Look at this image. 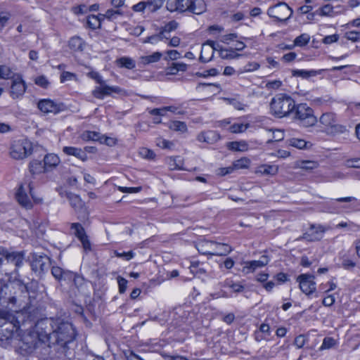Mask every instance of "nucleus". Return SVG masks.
Returning <instances> with one entry per match:
<instances>
[{"instance_id":"nucleus-63","label":"nucleus","mask_w":360,"mask_h":360,"mask_svg":"<svg viewBox=\"0 0 360 360\" xmlns=\"http://www.w3.org/2000/svg\"><path fill=\"white\" fill-rule=\"evenodd\" d=\"M82 138L84 140L96 141L98 139V134L94 131H87L82 134Z\"/></svg>"},{"instance_id":"nucleus-3","label":"nucleus","mask_w":360,"mask_h":360,"mask_svg":"<svg viewBox=\"0 0 360 360\" xmlns=\"http://www.w3.org/2000/svg\"><path fill=\"white\" fill-rule=\"evenodd\" d=\"M75 328L70 322L60 318L56 319L51 336L52 344L65 346L75 340Z\"/></svg>"},{"instance_id":"nucleus-52","label":"nucleus","mask_w":360,"mask_h":360,"mask_svg":"<svg viewBox=\"0 0 360 360\" xmlns=\"http://www.w3.org/2000/svg\"><path fill=\"white\" fill-rule=\"evenodd\" d=\"M156 145L163 149H172L174 147L173 142L162 138L157 139Z\"/></svg>"},{"instance_id":"nucleus-19","label":"nucleus","mask_w":360,"mask_h":360,"mask_svg":"<svg viewBox=\"0 0 360 360\" xmlns=\"http://www.w3.org/2000/svg\"><path fill=\"white\" fill-rule=\"evenodd\" d=\"M121 91L120 88L114 86H108L105 83L99 86L95 87L92 91V95L98 99H103L106 96H110L112 93H120Z\"/></svg>"},{"instance_id":"nucleus-34","label":"nucleus","mask_w":360,"mask_h":360,"mask_svg":"<svg viewBox=\"0 0 360 360\" xmlns=\"http://www.w3.org/2000/svg\"><path fill=\"white\" fill-rule=\"evenodd\" d=\"M84 43L82 38L79 37H73L69 41V47L75 51H82Z\"/></svg>"},{"instance_id":"nucleus-38","label":"nucleus","mask_w":360,"mask_h":360,"mask_svg":"<svg viewBox=\"0 0 360 360\" xmlns=\"http://www.w3.org/2000/svg\"><path fill=\"white\" fill-rule=\"evenodd\" d=\"M179 27V23L175 20H171L160 28V32L162 35H167L171 32L176 30Z\"/></svg>"},{"instance_id":"nucleus-22","label":"nucleus","mask_w":360,"mask_h":360,"mask_svg":"<svg viewBox=\"0 0 360 360\" xmlns=\"http://www.w3.org/2000/svg\"><path fill=\"white\" fill-rule=\"evenodd\" d=\"M39 109L44 113H58L60 111V106L49 99H43L38 103Z\"/></svg>"},{"instance_id":"nucleus-15","label":"nucleus","mask_w":360,"mask_h":360,"mask_svg":"<svg viewBox=\"0 0 360 360\" xmlns=\"http://www.w3.org/2000/svg\"><path fill=\"white\" fill-rule=\"evenodd\" d=\"M314 279V276L309 274H302L297 277L300 288L305 295H309L316 291V284Z\"/></svg>"},{"instance_id":"nucleus-25","label":"nucleus","mask_w":360,"mask_h":360,"mask_svg":"<svg viewBox=\"0 0 360 360\" xmlns=\"http://www.w3.org/2000/svg\"><path fill=\"white\" fill-rule=\"evenodd\" d=\"M51 274L53 277L59 281H70L71 277L73 276V272L70 271H65L58 266H53L51 269Z\"/></svg>"},{"instance_id":"nucleus-7","label":"nucleus","mask_w":360,"mask_h":360,"mask_svg":"<svg viewBox=\"0 0 360 360\" xmlns=\"http://www.w3.org/2000/svg\"><path fill=\"white\" fill-rule=\"evenodd\" d=\"M321 131L330 136L345 134L346 127L338 123L337 116L333 112L323 113L318 120Z\"/></svg>"},{"instance_id":"nucleus-53","label":"nucleus","mask_w":360,"mask_h":360,"mask_svg":"<svg viewBox=\"0 0 360 360\" xmlns=\"http://www.w3.org/2000/svg\"><path fill=\"white\" fill-rule=\"evenodd\" d=\"M345 37L349 41L356 42L360 41V32L349 31L345 34Z\"/></svg>"},{"instance_id":"nucleus-5","label":"nucleus","mask_w":360,"mask_h":360,"mask_svg":"<svg viewBox=\"0 0 360 360\" xmlns=\"http://www.w3.org/2000/svg\"><path fill=\"white\" fill-rule=\"evenodd\" d=\"M295 107V101L290 96L283 94L276 95L270 103L271 114L278 117L288 116Z\"/></svg>"},{"instance_id":"nucleus-37","label":"nucleus","mask_w":360,"mask_h":360,"mask_svg":"<svg viewBox=\"0 0 360 360\" xmlns=\"http://www.w3.org/2000/svg\"><path fill=\"white\" fill-rule=\"evenodd\" d=\"M296 165L297 167L305 170H312L317 168L319 166L317 162L311 160L299 161L296 163Z\"/></svg>"},{"instance_id":"nucleus-26","label":"nucleus","mask_w":360,"mask_h":360,"mask_svg":"<svg viewBox=\"0 0 360 360\" xmlns=\"http://www.w3.org/2000/svg\"><path fill=\"white\" fill-rule=\"evenodd\" d=\"M288 144L298 149H309L312 146L311 142L298 138H291L288 140Z\"/></svg>"},{"instance_id":"nucleus-61","label":"nucleus","mask_w":360,"mask_h":360,"mask_svg":"<svg viewBox=\"0 0 360 360\" xmlns=\"http://www.w3.org/2000/svg\"><path fill=\"white\" fill-rule=\"evenodd\" d=\"M333 12V7L330 4H326L319 9V15L328 16Z\"/></svg>"},{"instance_id":"nucleus-27","label":"nucleus","mask_w":360,"mask_h":360,"mask_svg":"<svg viewBox=\"0 0 360 360\" xmlns=\"http://www.w3.org/2000/svg\"><path fill=\"white\" fill-rule=\"evenodd\" d=\"M227 148L233 151L245 152L249 148V145L245 141H231L227 143Z\"/></svg>"},{"instance_id":"nucleus-39","label":"nucleus","mask_w":360,"mask_h":360,"mask_svg":"<svg viewBox=\"0 0 360 360\" xmlns=\"http://www.w3.org/2000/svg\"><path fill=\"white\" fill-rule=\"evenodd\" d=\"M29 169L32 174H37L46 170L44 165L42 166L41 162L38 160L30 162Z\"/></svg>"},{"instance_id":"nucleus-46","label":"nucleus","mask_w":360,"mask_h":360,"mask_svg":"<svg viewBox=\"0 0 360 360\" xmlns=\"http://www.w3.org/2000/svg\"><path fill=\"white\" fill-rule=\"evenodd\" d=\"M14 73L6 65H0V79H9L13 78Z\"/></svg>"},{"instance_id":"nucleus-24","label":"nucleus","mask_w":360,"mask_h":360,"mask_svg":"<svg viewBox=\"0 0 360 360\" xmlns=\"http://www.w3.org/2000/svg\"><path fill=\"white\" fill-rule=\"evenodd\" d=\"M63 152L67 155L74 156L82 162H85L88 159V156L85 150L81 148H77L73 146H64L63 148Z\"/></svg>"},{"instance_id":"nucleus-9","label":"nucleus","mask_w":360,"mask_h":360,"mask_svg":"<svg viewBox=\"0 0 360 360\" xmlns=\"http://www.w3.org/2000/svg\"><path fill=\"white\" fill-rule=\"evenodd\" d=\"M56 319H43L38 321L32 329L41 342H52V333Z\"/></svg>"},{"instance_id":"nucleus-41","label":"nucleus","mask_w":360,"mask_h":360,"mask_svg":"<svg viewBox=\"0 0 360 360\" xmlns=\"http://www.w3.org/2000/svg\"><path fill=\"white\" fill-rule=\"evenodd\" d=\"M234 170L248 168L250 165V160L248 158H242L233 162Z\"/></svg>"},{"instance_id":"nucleus-21","label":"nucleus","mask_w":360,"mask_h":360,"mask_svg":"<svg viewBox=\"0 0 360 360\" xmlns=\"http://www.w3.org/2000/svg\"><path fill=\"white\" fill-rule=\"evenodd\" d=\"M50 264V259L46 255H35L32 261V268L35 271L44 272L49 269Z\"/></svg>"},{"instance_id":"nucleus-54","label":"nucleus","mask_w":360,"mask_h":360,"mask_svg":"<svg viewBox=\"0 0 360 360\" xmlns=\"http://www.w3.org/2000/svg\"><path fill=\"white\" fill-rule=\"evenodd\" d=\"M259 63H257L256 62L248 63L243 68V70L241 69L238 71V74H241V73L247 72L255 71V70H257V69H259Z\"/></svg>"},{"instance_id":"nucleus-56","label":"nucleus","mask_w":360,"mask_h":360,"mask_svg":"<svg viewBox=\"0 0 360 360\" xmlns=\"http://www.w3.org/2000/svg\"><path fill=\"white\" fill-rule=\"evenodd\" d=\"M114 255L117 257L123 258V259H124L127 261H129L130 259H131L135 256V253L133 251H129V252H118L117 250H115L114 251Z\"/></svg>"},{"instance_id":"nucleus-18","label":"nucleus","mask_w":360,"mask_h":360,"mask_svg":"<svg viewBox=\"0 0 360 360\" xmlns=\"http://www.w3.org/2000/svg\"><path fill=\"white\" fill-rule=\"evenodd\" d=\"M219 44L214 41L208 40L202 46L200 60L203 63L210 61L213 56L214 51L218 50Z\"/></svg>"},{"instance_id":"nucleus-47","label":"nucleus","mask_w":360,"mask_h":360,"mask_svg":"<svg viewBox=\"0 0 360 360\" xmlns=\"http://www.w3.org/2000/svg\"><path fill=\"white\" fill-rule=\"evenodd\" d=\"M309 40L310 36L308 34L304 33L297 37L294 40V43L296 46L302 47L307 45Z\"/></svg>"},{"instance_id":"nucleus-62","label":"nucleus","mask_w":360,"mask_h":360,"mask_svg":"<svg viewBox=\"0 0 360 360\" xmlns=\"http://www.w3.org/2000/svg\"><path fill=\"white\" fill-rule=\"evenodd\" d=\"M88 77H89L92 79H94L100 85L103 84L105 82L104 80L102 79V77L97 72L91 71V72H89Z\"/></svg>"},{"instance_id":"nucleus-55","label":"nucleus","mask_w":360,"mask_h":360,"mask_svg":"<svg viewBox=\"0 0 360 360\" xmlns=\"http://www.w3.org/2000/svg\"><path fill=\"white\" fill-rule=\"evenodd\" d=\"M60 80L62 83L67 81L77 80V75L72 72L64 71L60 75Z\"/></svg>"},{"instance_id":"nucleus-11","label":"nucleus","mask_w":360,"mask_h":360,"mask_svg":"<svg viewBox=\"0 0 360 360\" xmlns=\"http://www.w3.org/2000/svg\"><path fill=\"white\" fill-rule=\"evenodd\" d=\"M32 153V143L25 139L14 141L10 148V155L15 160L26 158Z\"/></svg>"},{"instance_id":"nucleus-58","label":"nucleus","mask_w":360,"mask_h":360,"mask_svg":"<svg viewBox=\"0 0 360 360\" xmlns=\"http://www.w3.org/2000/svg\"><path fill=\"white\" fill-rule=\"evenodd\" d=\"M72 281L74 282L75 285L77 288H82L85 283L84 278L82 276L77 275L74 273H73V276L71 277V280L70 281Z\"/></svg>"},{"instance_id":"nucleus-59","label":"nucleus","mask_w":360,"mask_h":360,"mask_svg":"<svg viewBox=\"0 0 360 360\" xmlns=\"http://www.w3.org/2000/svg\"><path fill=\"white\" fill-rule=\"evenodd\" d=\"M132 9L135 12H142L145 9H148L149 11V5L148 1H141L134 5Z\"/></svg>"},{"instance_id":"nucleus-36","label":"nucleus","mask_w":360,"mask_h":360,"mask_svg":"<svg viewBox=\"0 0 360 360\" xmlns=\"http://www.w3.org/2000/svg\"><path fill=\"white\" fill-rule=\"evenodd\" d=\"M123 12L121 11V9H115L111 8L106 11V12L101 15L103 18H106L109 20H115L117 18L118 16L122 15Z\"/></svg>"},{"instance_id":"nucleus-30","label":"nucleus","mask_w":360,"mask_h":360,"mask_svg":"<svg viewBox=\"0 0 360 360\" xmlns=\"http://www.w3.org/2000/svg\"><path fill=\"white\" fill-rule=\"evenodd\" d=\"M167 126L169 129L181 134L186 133L188 131L186 124L181 121H171L168 123Z\"/></svg>"},{"instance_id":"nucleus-2","label":"nucleus","mask_w":360,"mask_h":360,"mask_svg":"<svg viewBox=\"0 0 360 360\" xmlns=\"http://www.w3.org/2000/svg\"><path fill=\"white\" fill-rule=\"evenodd\" d=\"M27 324L25 314L22 311L12 314L4 309H0V335L1 338L13 340L17 335L18 330Z\"/></svg>"},{"instance_id":"nucleus-33","label":"nucleus","mask_w":360,"mask_h":360,"mask_svg":"<svg viewBox=\"0 0 360 360\" xmlns=\"http://www.w3.org/2000/svg\"><path fill=\"white\" fill-rule=\"evenodd\" d=\"M71 206L76 210L79 211L83 208V202L79 195L70 193L68 195Z\"/></svg>"},{"instance_id":"nucleus-50","label":"nucleus","mask_w":360,"mask_h":360,"mask_svg":"<svg viewBox=\"0 0 360 360\" xmlns=\"http://www.w3.org/2000/svg\"><path fill=\"white\" fill-rule=\"evenodd\" d=\"M248 127V124L236 123L230 127L229 130L231 133H241L245 131Z\"/></svg>"},{"instance_id":"nucleus-20","label":"nucleus","mask_w":360,"mask_h":360,"mask_svg":"<svg viewBox=\"0 0 360 360\" xmlns=\"http://www.w3.org/2000/svg\"><path fill=\"white\" fill-rule=\"evenodd\" d=\"M269 262L266 255H263L259 260L247 261L244 262L243 271L248 274L255 271L257 269L265 266Z\"/></svg>"},{"instance_id":"nucleus-10","label":"nucleus","mask_w":360,"mask_h":360,"mask_svg":"<svg viewBox=\"0 0 360 360\" xmlns=\"http://www.w3.org/2000/svg\"><path fill=\"white\" fill-rule=\"evenodd\" d=\"M295 118L297 119L300 124L309 127L314 126L318 122L317 118L314 115L313 110L305 103H300L295 107Z\"/></svg>"},{"instance_id":"nucleus-45","label":"nucleus","mask_w":360,"mask_h":360,"mask_svg":"<svg viewBox=\"0 0 360 360\" xmlns=\"http://www.w3.org/2000/svg\"><path fill=\"white\" fill-rule=\"evenodd\" d=\"M87 25L92 29L96 30L101 27V18L95 15H89L87 18Z\"/></svg>"},{"instance_id":"nucleus-1","label":"nucleus","mask_w":360,"mask_h":360,"mask_svg":"<svg viewBox=\"0 0 360 360\" xmlns=\"http://www.w3.org/2000/svg\"><path fill=\"white\" fill-rule=\"evenodd\" d=\"M17 270L12 273H5L4 277L0 279V305L6 309L13 310L15 314L22 311L25 314L27 323L31 321L27 314L31 300L28 287L18 278Z\"/></svg>"},{"instance_id":"nucleus-44","label":"nucleus","mask_w":360,"mask_h":360,"mask_svg":"<svg viewBox=\"0 0 360 360\" xmlns=\"http://www.w3.org/2000/svg\"><path fill=\"white\" fill-rule=\"evenodd\" d=\"M338 344V341L331 337H326L320 347V350L330 349Z\"/></svg>"},{"instance_id":"nucleus-43","label":"nucleus","mask_w":360,"mask_h":360,"mask_svg":"<svg viewBox=\"0 0 360 360\" xmlns=\"http://www.w3.org/2000/svg\"><path fill=\"white\" fill-rule=\"evenodd\" d=\"M224 287L229 288L235 292H240L244 290V285L239 283H234L233 281L226 279L224 283Z\"/></svg>"},{"instance_id":"nucleus-42","label":"nucleus","mask_w":360,"mask_h":360,"mask_svg":"<svg viewBox=\"0 0 360 360\" xmlns=\"http://www.w3.org/2000/svg\"><path fill=\"white\" fill-rule=\"evenodd\" d=\"M219 54L221 58L223 59H234L240 56V54H238L235 52V51L232 49H219Z\"/></svg>"},{"instance_id":"nucleus-57","label":"nucleus","mask_w":360,"mask_h":360,"mask_svg":"<svg viewBox=\"0 0 360 360\" xmlns=\"http://www.w3.org/2000/svg\"><path fill=\"white\" fill-rule=\"evenodd\" d=\"M34 82L37 85L45 89L47 88L50 84L48 79L44 75H41L36 77Z\"/></svg>"},{"instance_id":"nucleus-12","label":"nucleus","mask_w":360,"mask_h":360,"mask_svg":"<svg viewBox=\"0 0 360 360\" xmlns=\"http://www.w3.org/2000/svg\"><path fill=\"white\" fill-rule=\"evenodd\" d=\"M24 259L22 252H9L5 248H0V269L9 264L20 267L22 265Z\"/></svg>"},{"instance_id":"nucleus-17","label":"nucleus","mask_w":360,"mask_h":360,"mask_svg":"<svg viewBox=\"0 0 360 360\" xmlns=\"http://www.w3.org/2000/svg\"><path fill=\"white\" fill-rule=\"evenodd\" d=\"M328 229L321 225H311L308 231L303 235V238L308 241H318L320 240L324 235V233Z\"/></svg>"},{"instance_id":"nucleus-6","label":"nucleus","mask_w":360,"mask_h":360,"mask_svg":"<svg viewBox=\"0 0 360 360\" xmlns=\"http://www.w3.org/2000/svg\"><path fill=\"white\" fill-rule=\"evenodd\" d=\"M15 199L21 207L27 210L32 208V201L37 204L42 202V199L35 195L31 181H25L20 185L15 193Z\"/></svg>"},{"instance_id":"nucleus-23","label":"nucleus","mask_w":360,"mask_h":360,"mask_svg":"<svg viewBox=\"0 0 360 360\" xmlns=\"http://www.w3.org/2000/svg\"><path fill=\"white\" fill-rule=\"evenodd\" d=\"M220 139L219 134L216 131L209 130L202 131L197 136V140L201 143L214 144Z\"/></svg>"},{"instance_id":"nucleus-60","label":"nucleus","mask_w":360,"mask_h":360,"mask_svg":"<svg viewBox=\"0 0 360 360\" xmlns=\"http://www.w3.org/2000/svg\"><path fill=\"white\" fill-rule=\"evenodd\" d=\"M284 138V132L282 130L276 129L273 131V137L272 139H270L267 141V143L274 141H280L283 140Z\"/></svg>"},{"instance_id":"nucleus-4","label":"nucleus","mask_w":360,"mask_h":360,"mask_svg":"<svg viewBox=\"0 0 360 360\" xmlns=\"http://www.w3.org/2000/svg\"><path fill=\"white\" fill-rule=\"evenodd\" d=\"M166 8L170 12L188 11L199 15L205 11L206 5L202 0H167Z\"/></svg>"},{"instance_id":"nucleus-32","label":"nucleus","mask_w":360,"mask_h":360,"mask_svg":"<svg viewBox=\"0 0 360 360\" xmlns=\"http://www.w3.org/2000/svg\"><path fill=\"white\" fill-rule=\"evenodd\" d=\"M162 54L160 52H154L150 56H141L140 58V63L143 65H148L159 61Z\"/></svg>"},{"instance_id":"nucleus-8","label":"nucleus","mask_w":360,"mask_h":360,"mask_svg":"<svg viewBox=\"0 0 360 360\" xmlns=\"http://www.w3.org/2000/svg\"><path fill=\"white\" fill-rule=\"evenodd\" d=\"M198 251L205 255H227L233 250L226 243H221L212 240H202L196 244Z\"/></svg>"},{"instance_id":"nucleus-13","label":"nucleus","mask_w":360,"mask_h":360,"mask_svg":"<svg viewBox=\"0 0 360 360\" xmlns=\"http://www.w3.org/2000/svg\"><path fill=\"white\" fill-rule=\"evenodd\" d=\"M267 14L279 21H285L290 18L292 11L284 2L278 3L268 9Z\"/></svg>"},{"instance_id":"nucleus-49","label":"nucleus","mask_w":360,"mask_h":360,"mask_svg":"<svg viewBox=\"0 0 360 360\" xmlns=\"http://www.w3.org/2000/svg\"><path fill=\"white\" fill-rule=\"evenodd\" d=\"M139 155L145 159L153 160L155 157V153L147 148H141L139 150Z\"/></svg>"},{"instance_id":"nucleus-51","label":"nucleus","mask_w":360,"mask_h":360,"mask_svg":"<svg viewBox=\"0 0 360 360\" xmlns=\"http://www.w3.org/2000/svg\"><path fill=\"white\" fill-rule=\"evenodd\" d=\"M147 1L149 5V11L155 12L162 7L165 0H148Z\"/></svg>"},{"instance_id":"nucleus-31","label":"nucleus","mask_w":360,"mask_h":360,"mask_svg":"<svg viewBox=\"0 0 360 360\" xmlns=\"http://www.w3.org/2000/svg\"><path fill=\"white\" fill-rule=\"evenodd\" d=\"M115 63L118 67L129 70L134 69L136 66L135 61L132 58L126 56L117 59Z\"/></svg>"},{"instance_id":"nucleus-29","label":"nucleus","mask_w":360,"mask_h":360,"mask_svg":"<svg viewBox=\"0 0 360 360\" xmlns=\"http://www.w3.org/2000/svg\"><path fill=\"white\" fill-rule=\"evenodd\" d=\"M44 167L48 168L56 167L60 163V158L53 153L46 155L44 158Z\"/></svg>"},{"instance_id":"nucleus-48","label":"nucleus","mask_w":360,"mask_h":360,"mask_svg":"<svg viewBox=\"0 0 360 360\" xmlns=\"http://www.w3.org/2000/svg\"><path fill=\"white\" fill-rule=\"evenodd\" d=\"M278 169L271 165H262L259 168L258 172L262 174L274 175L276 174Z\"/></svg>"},{"instance_id":"nucleus-35","label":"nucleus","mask_w":360,"mask_h":360,"mask_svg":"<svg viewBox=\"0 0 360 360\" xmlns=\"http://www.w3.org/2000/svg\"><path fill=\"white\" fill-rule=\"evenodd\" d=\"M71 229L73 231V233L75 236L79 239L81 240L83 238L87 236L84 229L79 223H72L70 226Z\"/></svg>"},{"instance_id":"nucleus-16","label":"nucleus","mask_w":360,"mask_h":360,"mask_svg":"<svg viewBox=\"0 0 360 360\" xmlns=\"http://www.w3.org/2000/svg\"><path fill=\"white\" fill-rule=\"evenodd\" d=\"M11 79L13 80L10 90V95L13 98L16 99L22 96L25 94L26 91V84L22 77L19 75H13V78Z\"/></svg>"},{"instance_id":"nucleus-14","label":"nucleus","mask_w":360,"mask_h":360,"mask_svg":"<svg viewBox=\"0 0 360 360\" xmlns=\"http://www.w3.org/2000/svg\"><path fill=\"white\" fill-rule=\"evenodd\" d=\"M20 342V348L27 354L32 353L38 344L41 342L37 334L32 328L22 336Z\"/></svg>"},{"instance_id":"nucleus-40","label":"nucleus","mask_w":360,"mask_h":360,"mask_svg":"<svg viewBox=\"0 0 360 360\" xmlns=\"http://www.w3.org/2000/svg\"><path fill=\"white\" fill-rule=\"evenodd\" d=\"M164 39H168L167 35H162L160 32L158 34L149 36L143 39V43H149L151 44H157L158 42L162 41Z\"/></svg>"},{"instance_id":"nucleus-28","label":"nucleus","mask_w":360,"mask_h":360,"mask_svg":"<svg viewBox=\"0 0 360 360\" xmlns=\"http://www.w3.org/2000/svg\"><path fill=\"white\" fill-rule=\"evenodd\" d=\"M322 70H292V75L295 77H300L303 79H308L309 77H315L321 73Z\"/></svg>"},{"instance_id":"nucleus-64","label":"nucleus","mask_w":360,"mask_h":360,"mask_svg":"<svg viewBox=\"0 0 360 360\" xmlns=\"http://www.w3.org/2000/svg\"><path fill=\"white\" fill-rule=\"evenodd\" d=\"M339 39V35L337 34L326 36L323 39L322 42L325 44H330L336 42Z\"/></svg>"}]
</instances>
